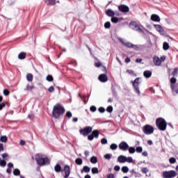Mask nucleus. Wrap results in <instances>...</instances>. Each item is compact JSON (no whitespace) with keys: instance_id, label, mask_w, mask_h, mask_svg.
Masks as SVG:
<instances>
[{"instance_id":"nucleus-1","label":"nucleus","mask_w":178,"mask_h":178,"mask_svg":"<svg viewBox=\"0 0 178 178\" xmlns=\"http://www.w3.org/2000/svg\"><path fill=\"white\" fill-rule=\"evenodd\" d=\"M65 112H66L65 107H63L62 104L57 103L53 107V118H54L55 119H59L60 116H63V115H65Z\"/></svg>"},{"instance_id":"nucleus-2","label":"nucleus","mask_w":178,"mask_h":178,"mask_svg":"<svg viewBox=\"0 0 178 178\" xmlns=\"http://www.w3.org/2000/svg\"><path fill=\"white\" fill-rule=\"evenodd\" d=\"M156 126L161 131H165L168 127V123L163 118H159L156 120Z\"/></svg>"},{"instance_id":"nucleus-3","label":"nucleus","mask_w":178,"mask_h":178,"mask_svg":"<svg viewBox=\"0 0 178 178\" xmlns=\"http://www.w3.org/2000/svg\"><path fill=\"white\" fill-rule=\"evenodd\" d=\"M154 130H155V129L154 128V127H152V125H149V124H146L143 127V133H145V134H147L149 136L151 134H154Z\"/></svg>"},{"instance_id":"nucleus-4","label":"nucleus","mask_w":178,"mask_h":178,"mask_svg":"<svg viewBox=\"0 0 178 178\" xmlns=\"http://www.w3.org/2000/svg\"><path fill=\"white\" fill-rule=\"evenodd\" d=\"M35 161L38 165H39V166H44L45 165H49L50 163V161L48 157L38 158V159H36Z\"/></svg>"},{"instance_id":"nucleus-5","label":"nucleus","mask_w":178,"mask_h":178,"mask_svg":"<svg viewBox=\"0 0 178 178\" xmlns=\"http://www.w3.org/2000/svg\"><path fill=\"white\" fill-rule=\"evenodd\" d=\"M92 131V127H86L83 129H81L79 130V133L81 136H83V137H87Z\"/></svg>"},{"instance_id":"nucleus-6","label":"nucleus","mask_w":178,"mask_h":178,"mask_svg":"<svg viewBox=\"0 0 178 178\" xmlns=\"http://www.w3.org/2000/svg\"><path fill=\"white\" fill-rule=\"evenodd\" d=\"M177 176V172L175 170H170V171H164L163 172V178H173Z\"/></svg>"},{"instance_id":"nucleus-7","label":"nucleus","mask_w":178,"mask_h":178,"mask_svg":"<svg viewBox=\"0 0 178 178\" xmlns=\"http://www.w3.org/2000/svg\"><path fill=\"white\" fill-rule=\"evenodd\" d=\"M132 86L136 94L140 95V88L138 87L140 86V78H136L134 81H132Z\"/></svg>"},{"instance_id":"nucleus-8","label":"nucleus","mask_w":178,"mask_h":178,"mask_svg":"<svg viewBox=\"0 0 178 178\" xmlns=\"http://www.w3.org/2000/svg\"><path fill=\"white\" fill-rule=\"evenodd\" d=\"M120 42H122V45L127 47V48H133V49H138V46L136 44H133V43L130 42H124L123 39H120Z\"/></svg>"},{"instance_id":"nucleus-9","label":"nucleus","mask_w":178,"mask_h":178,"mask_svg":"<svg viewBox=\"0 0 178 178\" xmlns=\"http://www.w3.org/2000/svg\"><path fill=\"white\" fill-rule=\"evenodd\" d=\"M98 137H99V131L95 129L92 131L90 135L88 136V140L92 141L94 138H98Z\"/></svg>"},{"instance_id":"nucleus-10","label":"nucleus","mask_w":178,"mask_h":178,"mask_svg":"<svg viewBox=\"0 0 178 178\" xmlns=\"http://www.w3.org/2000/svg\"><path fill=\"white\" fill-rule=\"evenodd\" d=\"M118 10L122 13H128V12H130V8L124 4H122L118 6Z\"/></svg>"},{"instance_id":"nucleus-11","label":"nucleus","mask_w":178,"mask_h":178,"mask_svg":"<svg viewBox=\"0 0 178 178\" xmlns=\"http://www.w3.org/2000/svg\"><path fill=\"white\" fill-rule=\"evenodd\" d=\"M118 147L121 151H127L129 150V144L127 143L122 141L118 145Z\"/></svg>"},{"instance_id":"nucleus-12","label":"nucleus","mask_w":178,"mask_h":178,"mask_svg":"<svg viewBox=\"0 0 178 178\" xmlns=\"http://www.w3.org/2000/svg\"><path fill=\"white\" fill-rule=\"evenodd\" d=\"M63 172H64V178H67L70 176V165H65L63 168Z\"/></svg>"},{"instance_id":"nucleus-13","label":"nucleus","mask_w":178,"mask_h":178,"mask_svg":"<svg viewBox=\"0 0 178 178\" xmlns=\"http://www.w3.org/2000/svg\"><path fill=\"white\" fill-rule=\"evenodd\" d=\"M105 13L107 16H108V17H113V16H115V15L116 16H119V13H118V12H115V11L112 10L111 9L106 10Z\"/></svg>"},{"instance_id":"nucleus-14","label":"nucleus","mask_w":178,"mask_h":178,"mask_svg":"<svg viewBox=\"0 0 178 178\" xmlns=\"http://www.w3.org/2000/svg\"><path fill=\"white\" fill-rule=\"evenodd\" d=\"M154 28L156 29V31H159L160 34L162 35H165V30H163V28L159 25V24H154Z\"/></svg>"},{"instance_id":"nucleus-15","label":"nucleus","mask_w":178,"mask_h":178,"mask_svg":"<svg viewBox=\"0 0 178 178\" xmlns=\"http://www.w3.org/2000/svg\"><path fill=\"white\" fill-rule=\"evenodd\" d=\"M170 88L172 91L175 92V88L176 87V82L177 81V79L176 78L172 77L170 79Z\"/></svg>"},{"instance_id":"nucleus-16","label":"nucleus","mask_w":178,"mask_h":178,"mask_svg":"<svg viewBox=\"0 0 178 178\" xmlns=\"http://www.w3.org/2000/svg\"><path fill=\"white\" fill-rule=\"evenodd\" d=\"M98 79L102 83H106L108 81V76L105 74H100Z\"/></svg>"},{"instance_id":"nucleus-17","label":"nucleus","mask_w":178,"mask_h":178,"mask_svg":"<svg viewBox=\"0 0 178 178\" xmlns=\"http://www.w3.org/2000/svg\"><path fill=\"white\" fill-rule=\"evenodd\" d=\"M153 60H154V65H156V66H161L162 63H161V59H159V57L154 56L153 58Z\"/></svg>"},{"instance_id":"nucleus-18","label":"nucleus","mask_w":178,"mask_h":178,"mask_svg":"<svg viewBox=\"0 0 178 178\" xmlns=\"http://www.w3.org/2000/svg\"><path fill=\"white\" fill-rule=\"evenodd\" d=\"M151 20H152V22H161V18L158 16V15L156 14H153L151 16Z\"/></svg>"},{"instance_id":"nucleus-19","label":"nucleus","mask_w":178,"mask_h":178,"mask_svg":"<svg viewBox=\"0 0 178 178\" xmlns=\"http://www.w3.org/2000/svg\"><path fill=\"white\" fill-rule=\"evenodd\" d=\"M45 3L49 6H54L56 5V0H44Z\"/></svg>"},{"instance_id":"nucleus-20","label":"nucleus","mask_w":178,"mask_h":178,"mask_svg":"<svg viewBox=\"0 0 178 178\" xmlns=\"http://www.w3.org/2000/svg\"><path fill=\"white\" fill-rule=\"evenodd\" d=\"M143 76L145 77V79H149L152 76V72L149 70H145L143 72Z\"/></svg>"},{"instance_id":"nucleus-21","label":"nucleus","mask_w":178,"mask_h":178,"mask_svg":"<svg viewBox=\"0 0 178 178\" xmlns=\"http://www.w3.org/2000/svg\"><path fill=\"white\" fill-rule=\"evenodd\" d=\"M54 170L56 173H60V172H63V169H62V166L59 164H56L54 166Z\"/></svg>"},{"instance_id":"nucleus-22","label":"nucleus","mask_w":178,"mask_h":178,"mask_svg":"<svg viewBox=\"0 0 178 178\" xmlns=\"http://www.w3.org/2000/svg\"><path fill=\"white\" fill-rule=\"evenodd\" d=\"M90 170H91V168L90 167L85 165L83 166V169L81 170V173H90Z\"/></svg>"},{"instance_id":"nucleus-23","label":"nucleus","mask_w":178,"mask_h":178,"mask_svg":"<svg viewBox=\"0 0 178 178\" xmlns=\"http://www.w3.org/2000/svg\"><path fill=\"white\" fill-rule=\"evenodd\" d=\"M118 161L120 162V163H124V162H126V156L121 155L118 156Z\"/></svg>"},{"instance_id":"nucleus-24","label":"nucleus","mask_w":178,"mask_h":178,"mask_svg":"<svg viewBox=\"0 0 178 178\" xmlns=\"http://www.w3.org/2000/svg\"><path fill=\"white\" fill-rule=\"evenodd\" d=\"M26 56H27V54H26V52L22 51L19 54L18 59H20V60L26 59Z\"/></svg>"},{"instance_id":"nucleus-25","label":"nucleus","mask_w":178,"mask_h":178,"mask_svg":"<svg viewBox=\"0 0 178 178\" xmlns=\"http://www.w3.org/2000/svg\"><path fill=\"white\" fill-rule=\"evenodd\" d=\"M134 27L132 28L133 30H135L136 31H140V33H142L143 29L140 28V26L137 24H133Z\"/></svg>"},{"instance_id":"nucleus-26","label":"nucleus","mask_w":178,"mask_h":178,"mask_svg":"<svg viewBox=\"0 0 178 178\" xmlns=\"http://www.w3.org/2000/svg\"><path fill=\"white\" fill-rule=\"evenodd\" d=\"M169 48H170L169 43L164 42L163 44V49H164V51H168Z\"/></svg>"},{"instance_id":"nucleus-27","label":"nucleus","mask_w":178,"mask_h":178,"mask_svg":"<svg viewBox=\"0 0 178 178\" xmlns=\"http://www.w3.org/2000/svg\"><path fill=\"white\" fill-rule=\"evenodd\" d=\"M0 141L1 143H7L8 142V136H1L0 137Z\"/></svg>"},{"instance_id":"nucleus-28","label":"nucleus","mask_w":178,"mask_h":178,"mask_svg":"<svg viewBox=\"0 0 178 178\" xmlns=\"http://www.w3.org/2000/svg\"><path fill=\"white\" fill-rule=\"evenodd\" d=\"M177 72H178V67H175L172 72V75L173 76V77H177Z\"/></svg>"},{"instance_id":"nucleus-29","label":"nucleus","mask_w":178,"mask_h":178,"mask_svg":"<svg viewBox=\"0 0 178 178\" xmlns=\"http://www.w3.org/2000/svg\"><path fill=\"white\" fill-rule=\"evenodd\" d=\"M75 163H76V165H83V159L81 158L76 159Z\"/></svg>"},{"instance_id":"nucleus-30","label":"nucleus","mask_w":178,"mask_h":178,"mask_svg":"<svg viewBox=\"0 0 178 178\" xmlns=\"http://www.w3.org/2000/svg\"><path fill=\"white\" fill-rule=\"evenodd\" d=\"M33 76L32 74H27L26 80L31 82V81H33Z\"/></svg>"},{"instance_id":"nucleus-31","label":"nucleus","mask_w":178,"mask_h":178,"mask_svg":"<svg viewBox=\"0 0 178 178\" xmlns=\"http://www.w3.org/2000/svg\"><path fill=\"white\" fill-rule=\"evenodd\" d=\"M90 162L91 163H97V162H98V159H97L96 156H93L90 158Z\"/></svg>"},{"instance_id":"nucleus-32","label":"nucleus","mask_w":178,"mask_h":178,"mask_svg":"<svg viewBox=\"0 0 178 178\" xmlns=\"http://www.w3.org/2000/svg\"><path fill=\"white\" fill-rule=\"evenodd\" d=\"M0 166H1V168H5V166H6V161L2 160L0 158Z\"/></svg>"},{"instance_id":"nucleus-33","label":"nucleus","mask_w":178,"mask_h":178,"mask_svg":"<svg viewBox=\"0 0 178 178\" xmlns=\"http://www.w3.org/2000/svg\"><path fill=\"white\" fill-rule=\"evenodd\" d=\"M14 176H19L20 175V170L19 169H15L13 171Z\"/></svg>"},{"instance_id":"nucleus-34","label":"nucleus","mask_w":178,"mask_h":178,"mask_svg":"<svg viewBox=\"0 0 178 178\" xmlns=\"http://www.w3.org/2000/svg\"><path fill=\"white\" fill-rule=\"evenodd\" d=\"M99 171L98 170V168L94 167V168H92V175H97V174L99 173Z\"/></svg>"},{"instance_id":"nucleus-35","label":"nucleus","mask_w":178,"mask_h":178,"mask_svg":"<svg viewBox=\"0 0 178 178\" xmlns=\"http://www.w3.org/2000/svg\"><path fill=\"white\" fill-rule=\"evenodd\" d=\"M129 154H134L136 152V148L134 147H130L128 148Z\"/></svg>"},{"instance_id":"nucleus-36","label":"nucleus","mask_w":178,"mask_h":178,"mask_svg":"<svg viewBox=\"0 0 178 178\" xmlns=\"http://www.w3.org/2000/svg\"><path fill=\"white\" fill-rule=\"evenodd\" d=\"M34 89V86H30L28 85L25 89V91H31L32 90Z\"/></svg>"},{"instance_id":"nucleus-37","label":"nucleus","mask_w":178,"mask_h":178,"mask_svg":"<svg viewBox=\"0 0 178 178\" xmlns=\"http://www.w3.org/2000/svg\"><path fill=\"white\" fill-rule=\"evenodd\" d=\"M110 148L113 150L118 149V145H116L115 143H112L110 146Z\"/></svg>"},{"instance_id":"nucleus-38","label":"nucleus","mask_w":178,"mask_h":178,"mask_svg":"<svg viewBox=\"0 0 178 178\" xmlns=\"http://www.w3.org/2000/svg\"><path fill=\"white\" fill-rule=\"evenodd\" d=\"M106 111L108 112V113H112V112H113V107L112 106H108Z\"/></svg>"},{"instance_id":"nucleus-39","label":"nucleus","mask_w":178,"mask_h":178,"mask_svg":"<svg viewBox=\"0 0 178 178\" xmlns=\"http://www.w3.org/2000/svg\"><path fill=\"white\" fill-rule=\"evenodd\" d=\"M111 22H112V23H118L119 22V18H118L116 17H112Z\"/></svg>"},{"instance_id":"nucleus-40","label":"nucleus","mask_w":178,"mask_h":178,"mask_svg":"<svg viewBox=\"0 0 178 178\" xmlns=\"http://www.w3.org/2000/svg\"><path fill=\"white\" fill-rule=\"evenodd\" d=\"M122 172H123V173H127V172H129V167L123 166L122 168Z\"/></svg>"},{"instance_id":"nucleus-41","label":"nucleus","mask_w":178,"mask_h":178,"mask_svg":"<svg viewBox=\"0 0 178 178\" xmlns=\"http://www.w3.org/2000/svg\"><path fill=\"white\" fill-rule=\"evenodd\" d=\"M46 80H47V81H54V77L52 76V75H47L46 77Z\"/></svg>"},{"instance_id":"nucleus-42","label":"nucleus","mask_w":178,"mask_h":178,"mask_svg":"<svg viewBox=\"0 0 178 178\" xmlns=\"http://www.w3.org/2000/svg\"><path fill=\"white\" fill-rule=\"evenodd\" d=\"M3 95H6V97H8L9 94H10V92L8 89H4L3 91Z\"/></svg>"},{"instance_id":"nucleus-43","label":"nucleus","mask_w":178,"mask_h":178,"mask_svg":"<svg viewBox=\"0 0 178 178\" xmlns=\"http://www.w3.org/2000/svg\"><path fill=\"white\" fill-rule=\"evenodd\" d=\"M135 150L136 151V152L140 154V153L143 152V147L141 146H138L136 147V149Z\"/></svg>"},{"instance_id":"nucleus-44","label":"nucleus","mask_w":178,"mask_h":178,"mask_svg":"<svg viewBox=\"0 0 178 178\" xmlns=\"http://www.w3.org/2000/svg\"><path fill=\"white\" fill-rule=\"evenodd\" d=\"M104 27H105V29H111V22H106L104 24Z\"/></svg>"},{"instance_id":"nucleus-45","label":"nucleus","mask_w":178,"mask_h":178,"mask_svg":"<svg viewBox=\"0 0 178 178\" xmlns=\"http://www.w3.org/2000/svg\"><path fill=\"white\" fill-rule=\"evenodd\" d=\"M170 163H176V159L175 157H171L169 159Z\"/></svg>"},{"instance_id":"nucleus-46","label":"nucleus","mask_w":178,"mask_h":178,"mask_svg":"<svg viewBox=\"0 0 178 178\" xmlns=\"http://www.w3.org/2000/svg\"><path fill=\"white\" fill-rule=\"evenodd\" d=\"M126 162H128V163H133V158H131V157H126Z\"/></svg>"},{"instance_id":"nucleus-47","label":"nucleus","mask_w":178,"mask_h":178,"mask_svg":"<svg viewBox=\"0 0 178 178\" xmlns=\"http://www.w3.org/2000/svg\"><path fill=\"white\" fill-rule=\"evenodd\" d=\"M127 73H128L129 74H131L132 76H136V74H134V71L131 70H127Z\"/></svg>"},{"instance_id":"nucleus-48","label":"nucleus","mask_w":178,"mask_h":178,"mask_svg":"<svg viewBox=\"0 0 178 178\" xmlns=\"http://www.w3.org/2000/svg\"><path fill=\"white\" fill-rule=\"evenodd\" d=\"M66 116L68 119H70V118H72V116H73V115L72 114V112L70 111H67L66 113Z\"/></svg>"},{"instance_id":"nucleus-49","label":"nucleus","mask_w":178,"mask_h":178,"mask_svg":"<svg viewBox=\"0 0 178 178\" xmlns=\"http://www.w3.org/2000/svg\"><path fill=\"white\" fill-rule=\"evenodd\" d=\"M101 143H102V144H108V140H106V138H103L101 140Z\"/></svg>"},{"instance_id":"nucleus-50","label":"nucleus","mask_w":178,"mask_h":178,"mask_svg":"<svg viewBox=\"0 0 178 178\" xmlns=\"http://www.w3.org/2000/svg\"><path fill=\"white\" fill-rule=\"evenodd\" d=\"M48 91H49V92H54L55 91V88H54V86H50L48 88Z\"/></svg>"},{"instance_id":"nucleus-51","label":"nucleus","mask_w":178,"mask_h":178,"mask_svg":"<svg viewBox=\"0 0 178 178\" xmlns=\"http://www.w3.org/2000/svg\"><path fill=\"white\" fill-rule=\"evenodd\" d=\"M5 106H6V104L4 102H2L1 104H0V111H2V109H3Z\"/></svg>"},{"instance_id":"nucleus-52","label":"nucleus","mask_w":178,"mask_h":178,"mask_svg":"<svg viewBox=\"0 0 178 178\" xmlns=\"http://www.w3.org/2000/svg\"><path fill=\"white\" fill-rule=\"evenodd\" d=\"M95 66L96 67H101V66H102V63H101V62H97L95 63Z\"/></svg>"},{"instance_id":"nucleus-53","label":"nucleus","mask_w":178,"mask_h":178,"mask_svg":"<svg viewBox=\"0 0 178 178\" xmlns=\"http://www.w3.org/2000/svg\"><path fill=\"white\" fill-rule=\"evenodd\" d=\"M112 155H111L110 154H106L104 155V158L105 159H111Z\"/></svg>"},{"instance_id":"nucleus-54","label":"nucleus","mask_w":178,"mask_h":178,"mask_svg":"<svg viewBox=\"0 0 178 178\" xmlns=\"http://www.w3.org/2000/svg\"><path fill=\"white\" fill-rule=\"evenodd\" d=\"M97 111V107L95 106H90V111L91 112H95Z\"/></svg>"},{"instance_id":"nucleus-55","label":"nucleus","mask_w":178,"mask_h":178,"mask_svg":"<svg viewBox=\"0 0 178 178\" xmlns=\"http://www.w3.org/2000/svg\"><path fill=\"white\" fill-rule=\"evenodd\" d=\"M99 112H100V113H104L105 112V108L99 107Z\"/></svg>"},{"instance_id":"nucleus-56","label":"nucleus","mask_w":178,"mask_h":178,"mask_svg":"<svg viewBox=\"0 0 178 178\" xmlns=\"http://www.w3.org/2000/svg\"><path fill=\"white\" fill-rule=\"evenodd\" d=\"M141 172L142 173H148V170L147 169V168H143L141 169Z\"/></svg>"},{"instance_id":"nucleus-57","label":"nucleus","mask_w":178,"mask_h":178,"mask_svg":"<svg viewBox=\"0 0 178 178\" xmlns=\"http://www.w3.org/2000/svg\"><path fill=\"white\" fill-rule=\"evenodd\" d=\"M114 170H115V172H119V170H120V166L119 165H115L114 167Z\"/></svg>"},{"instance_id":"nucleus-58","label":"nucleus","mask_w":178,"mask_h":178,"mask_svg":"<svg viewBox=\"0 0 178 178\" xmlns=\"http://www.w3.org/2000/svg\"><path fill=\"white\" fill-rule=\"evenodd\" d=\"M106 177L107 178H115V175L112 173H110V174L107 175Z\"/></svg>"},{"instance_id":"nucleus-59","label":"nucleus","mask_w":178,"mask_h":178,"mask_svg":"<svg viewBox=\"0 0 178 178\" xmlns=\"http://www.w3.org/2000/svg\"><path fill=\"white\" fill-rule=\"evenodd\" d=\"M3 159H5V158H8L9 156V155H8L7 153H4L1 155Z\"/></svg>"},{"instance_id":"nucleus-60","label":"nucleus","mask_w":178,"mask_h":178,"mask_svg":"<svg viewBox=\"0 0 178 178\" xmlns=\"http://www.w3.org/2000/svg\"><path fill=\"white\" fill-rule=\"evenodd\" d=\"M136 63H141V62H143V58H136Z\"/></svg>"},{"instance_id":"nucleus-61","label":"nucleus","mask_w":178,"mask_h":178,"mask_svg":"<svg viewBox=\"0 0 178 178\" xmlns=\"http://www.w3.org/2000/svg\"><path fill=\"white\" fill-rule=\"evenodd\" d=\"M130 62H131L130 58L127 57L125 58V63H130Z\"/></svg>"},{"instance_id":"nucleus-62","label":"nucleus","mask_w":178,"mask_h":178,"mask_svg":"<svg viewBox=\"0 0 178 178\" xmlns=\"http://www.w3.org/2000/svg\"><path fill=\"white\" fill-rule=\"evenodd\" d=\"M3 144L0 143V152H2L3 151Z\"/></svg>"},{"instance_id":"nucleus-63","label":"nucleus","mask_w":178,"mask_h":178,"mask_svg":"<svg viewBox=\"0 0 178 178\" xmlns=\"http://www.w3.org/2000/svg\"><path fill=\"white\" fill-rule=\"evenodd\" d=\"M19 144L20 145H26V141L21 140Z\"/></svg>"},{"instance_id":"nucleus-64","label":"nucleus","mask_w":178,"mask_h":178,"mask_svg":"<svg viewBox=\"0 0 178 178\" xmlns=\"http://www.w3.org/2000/svg\"><path fill=\"white\" fill-rule=\"evenodd\" d=\"M8 167L9 168V169H11V168H13V163H8Z\"/></svg>"}]
</instances>
